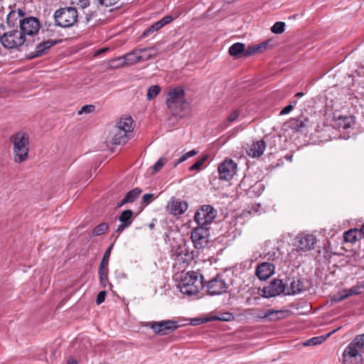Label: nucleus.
Masks as SVG:
<instances>
[{
	"mask_svg": "<svg viewBox=\"0 0 364 364\" xmlns=\"http://www.w3.org/2000/svg\"><path fill=\"white\" fill-rule=\"evenodd\" d=\"M13 145L14 161L21 164L28 160L30 150V137L28 133L18 131L10 136Z\"/></svg>",
	"mask_w": 364,
	"mask_h": 364,
	"instance_id": "f257e3e1",
	"label": "nucleus"
},
{
	"mask_svg": "<svg viewBox=\"0 0 364 364\" xmlns=\"http://www.w3.org/2000/svg\"><path fill=\"white\" fill-rule=\"evenodd\" d=\"M166 105L173 116L183 117L191 112L190 103L184 98L183 90L179 87L169 92Z\"/></svg>",
	"mask_w": 364,
	"mask_h": 364,
	"instance_id": "f03ea898",
	"label": "nucleus"
},
{
	"mask_svg": "<svg viewBox=\"0 0 364 364\" xmlns=\"http://www.w3.org/2000/svg\"><path fill=\"white\" fill-rule=\"evenodd\" d=\"M134 120L131 117H121L110 132L111 142L114 145L126 144L131 138Z\"/></svg>",
	"mask_w": 364,
	"mask_h": 364,
	"instance_id": "7ed1b4c3",
	"label": "nucleus"
},
{
	"mask_svg": "<svg viewBox=\"0 0 364 364\" xmlns=\"http://www.w3.org/2000/svg\"><path fill=\"white\" fill-rule=\"evenodd\" d=\"M364 351V333L357 335L344 349L343 364H363L362 352Z\"/></svg>",
	"mask_w": 364,
	"mask_h": 364,
	"instance_id": "20e7f679",
	"label": "nucleus"
},
{
	"mask_svg": "<svg viewBox=\"0 0 364 364\" xmlns=\"http://www.w3.org/2000/svg\"><path fill=\"white\" fill-rule=\"evenodd\" d=\"M178 287L183 294L196 295L204 287L203 276L194 271L186 272L182 275Z\"/></svg>",
	"mask_w": 364,
	"mask_h": 364,
	"instance_id": "39448f33",
	"label": "nucleus"
},
{
	"mask_svg": "<svg viewBox=\"0 0 364 364\" xmlns=\"http://www.w3.org/2000/svg\"><path fill=\"white\" fill-rule=\"evenodd\" d=\"M2 46L9 50H20L26 42L24 35L18 30H12L5 33L0 37Z\"/></svg>",
	"mask_w": 364,
	"mask_h": 364,
	"instance_id": "423d86ee",
	"label": "nucleus"
},
{
	"mask_svg": "<svg viewBox=\"0 0 364 364\" xmlns=\"http://www.w3.org/2000/svg\"><path fill=\"white\" fill-rule=\"evenodd\" d=\"M54 18L57 25L67 28L72 26L77 21V12L73 7L63 8L55 11Z\"/></svg>",
	"mask_w": 364,
	"mask_h": 364,
	"instance_id": "0eeeda50",
	"label": "nucleus"
},
{
	"mask_svg": "<svg viewBox=\"0 0 364 364\" xmlns=\"http://www.w3.org/2000/svg\"><path fill=\"white\" fill-rule=\"evenodd\" d=\"M217 211L209 205L201 206L196 213L195 220L199 226L205 227L216 218Z\"/></svg>",
	"mask_w": 364,
	"mask_h": 364,
	"instance_id": "6e6552de",
	"label": "nucleus"
},
{
	"mask_svg": "<svg viewBox=\"0 0 364 364\" xmlns=\"http://www.w3.org/2000/svg\"><path fill=\"white\" fill-rule=\"evenodd\" d=\"M146 326L151 328L156 334L160 336L167 335L178 328L177 322L173 320L151 321Z\"/></svg>",
	"mask_w": 364,
	"mask_h": 364,
	"instance_id": "1a4fd4ad",
	"label": "nucleus"
},
{
	"mask_svg": "<svg viewBox=\"0 0 364 364\" xmlns=\"http://www.w3.org/2000/svg\"><path fill=\"white\" fill-rule=\"evenodd\" d=\"M208 237L209 230L203 226L194 228L191 235L194 247L197 250H202L208 245Z\"/></svg>",
	"mask_w": 364,
	"mask_h": 364,
	"instance_id": "9d476101",
	"label": "nucleus"
},
{
	"mask_svg": "<svg viewBox=\"0 0 364 364\" xmlns=\"http://www.w3.org/2000/svg\"><path fill=\"white\" fill-rule=\"evenodd\" d=\"M228 287L225 278L222 274H218L207 284V289L210 295H219L225 293Z\"/></svg>",
	"mask_w": 364,
	"mask_h": 364,
	"instance_id": "9b49d317",
	"label": "nucleus"
},
{
	"mask_svg": "<svg viewBox=\"0 0 364 364\" xmlns=\"http://www.w3.org/2000/svg\"><path fill=\"white\" fill-rule=\"evenodd\" d=\"M248 311L252 312L250 313L249 314L255 318L264 319L268 321H275L278 319H282L284 318V314H286L285 311L273 309L264 311L260 309H249Z\"/></svg>",
	"mask_w": 364,
	"mask_h": 364,
	"instance_id": "f8f14e48",
	"label": "nucleus"
},
{
	"mask_svg": "<svg viewBox=\"0 0 364 364\" xmlns=\"http://www.w3.org/2000/svg\"><path fill=\"white\" fill-rule=\"evenodd\" d=\"M316 238L311 234H299L295 238L294 245L298 251L307 252L313 250Z\"/></svg>",
	"mask_w": 364,
	"mask_h": 364,
	"instance_id": "ddd939ff",
	"label": "nucleus"
},
{
	"mask_svg": "<svg viewBox=\"0 0 364 364\" xmlns=\"http://www.w3.org/2000/svg\"><path fill=\"white\" fill-rule=\"evenodd\" d=\"M237 172V164L232 159H226L218 166L219 178L221 180L229 181Z\"/></svg>",
	"mask_w": 364,
	"mask_h": 364,
	"instance_id": "4468645a",
	"label": "nucleus"
},
{
	"mask_svg": "<svg viewBox=\"0 0 364 364\" xmlns=\"http://www.w3.org/2000/svg\"><path fill=\"white\" fill-rule=\"evenodd\" d=\"M40 29V23L36 18H25L20 21V31L26 37V36H33L36 34Z\"/></svg>",
	"mask_w": 364,
	"mask_h": 364,
	"instance_id": "2eb2a0df",
	"label": "nucleus"
},
{
	"mask_svg": "<svg viewBox=\"0 0 364 364\" xmlns=\"http://www.w3.org/2000/svg\"><path fill=\"white\" fill-rule=\"evenodd\" d=\"M285 285L280 279H274L261 290V296L265 298L274 297L284 292Z\"/></svg>",
	"mask_w": 364,
	"mask_h": 364,
	"instance_id": "dca6fc26",
	"label": "nucleus"
},
{
	"mask_svg": "<svg viewBox=\"0 0 364 364\" xmlns=\"http://www.w3.org/2000/svg\"><path fill=\"white\" fill-rule=\"evenodd\" d=\"M186 201L176 198H171L166 205V210L172 215L178 216L183 214L188 209Z\"/></svg>",
	"mask_w": 364,
	"mask_h": 364,
	"instance_id": "f3484780",
	"label": "nucleus"
},
{
	"mask_svg": "<svg viewBox=\"0 0 364 364\" xmlns=\"http://www.w3.org/2000/svg\"><path fill=\"white\" fill-rule=\"evenodd\" d=\"M57 43V41L53 40L43 41L38 43L36 44L34 50L28 55V58L29 59H33L46 54L50 48L56 45Z\"/></svg>",
	"mask_w": 364,
	"mask_h": 364,
	"instance_id": "a211bd4d",
	"label": "nucleus"
},
{
	"mask_svg": "<svg viewBox=\"0 0 364 364\" xmlns=\"http://www.w3.org/2000/svg\"><path fill=\"white\" fill-rule=\"evenodd\" d=\"M176 259L179 263H189L195 257L194 251L190 250L186 245L180 246L176 250Z\"/></svg>",
	"mask_w": 364,
	"mask_h": 364,
	"instance_id": "6ab92c4d",
	"label": "nucleus"
},
{
	"mask_svg": "<svg viewBox=\"0 0 364 364\" xmlns=\"http://www.w3.org/2000/svg\"><path fill=\"white\" fill-rule=\"evenodd\" d=\"M364 289L363 284H358L350 289H343L338 296H333L332 301L334 302H340L351 296L358 295L361 294L362 289Z\"/></svg>",
	"mask_w": 364,
	"mask_h": 364,
	"instance_id": "aec40b11",
	"label": "nucleus"
},
{
	"mask_svg": "<svg viewBox=\"0 0 364 364\" xmlns=\"http://www.w3.org/2000/svg\"><path fill=\"white\" fill-rule=\"evenodd\" d=\"M274 272V266L269 262H263L256 268L255 274L260 280L269 278Z\"/></svg>",
	"mask_w": 364,
	"mask_h": 364,
	"instance_id": "412c9836",
	"label": "nucleus"
},
{
	"mask_svg": "<svg viewBox=\"0 0 364 364\" xmlns=\"http://www.w3.org/2000/svg\"><path fill=\"white\" fill-rule=\"evenodd\" d=\"M266 149V143L263 140L253 141L247 150V154L252 158H259L261 156Z\"/></svg>",
	"mask_w": 364,
	"mask_h": 364,
	"instance_id": "4be33fe9",
	"label": "nucleus"
},
{
	"mask_svg": "<svg viewBox=\"0 0 364 364\" xmlns=\"http://www.w3.org/2000/svg\"><path fill=\"white\" fill-rule=\"evenodd\" d=\"M139 50L141 51L140 60L141 62L146 61L150 59L154 58L158 56L159 54V50L155 47H144L141 48L138 47Z\"/></svg>",
	"mask_w": 364,
	"mask_h": 364,
	"instance_id": "5701e85b",
	"label": "nucleus"
},
{
	"mask_svg": "<svg viewBox=\"0 0 364 364\" xmlns=\"http://www.w3.org/2000/svg\"><path fill=\"white\" fill-rule=\"evenodd\" d=\"M269 46V41H264L262 43L248 46L246 49L245 48L244 56L247 57L255 53H262Z\"/></svg>",
	"mask_w": 364,
	"mask_h": 364,
	"instance_id": "b1692460",
	"label": "nucleus"
},
{
	"mask_svg": "<svg viewBox=\"0 0 364 364\" xmlns=\"http://www.w3.org/2000/svg\"><path fill=\"white\" fill-rule=\"evenodd\" d=\"M141 54V51L139 50V48H136L132 51L127 53L124 55L125 59V64L127 66H130L135 65L136 63L141 62L139 55Z\"/></svg>",
	"mask_w": 364,
	"mask_h": 364,
	"instance_id": "393cba45",
	"label": "nucleus"
},
{
	"mask_svg": "<svg viewBox=\"0 0 364 364\" xmlns=\"http://www.w3.org/2000/svg\"><path fill=\"white\" fill-rule=\"evenodd\" d=\"M341 327H338V328L332 331L331 332L328 333L326 336H318V337H314L309 340H306L303 343L304 346H317L321 344L323 342L325 341V340L329 337L331 335H332L333 333H335L338 329H340Z\"/></svg>",
	"mask_w": 364,
	"mask_h": 364,
	"instance_id": "a878e982",
	"label": "nucleus"
},
{
	"mask_svg": "<svg viewBox=\"0 0 364 364\" xmlns=\"http://www.w3.org/2000/svg\"><path fill=\"white\" fill-rule=\"evenodd\" d=\"M245 44L242 43H235L229 48V54L234 57L238 58L240 54L244 55Z\"/></svg>",
	"mask_w": 364,
	"mask_h": 364,
	"instance_id": "bb28decb",
	"label": "nucleus"
},
{
	"mask_svg": "<svg viewBox=\"0 0 364 364\" xmlns=\"http://www.w3.org/2000/svg\"><path fill=\"white\" fill-rule=\"evenodd\" d=\"M305 287L300 278H294L290 284V289L292 294H298L304 290Z\"/></svg>",
	"mask_w": 364,
	"mask_h": 364,
	"instance_id": "cd10ccee",
	"label": "nucleus"
},
{
	"mask_svg": "<svg viewBox=\"0 0 364 364\" xmlns=\"http://www.w3.org/2000/svg\"><path fill=\"white\" fill-rule=\"evenodd\" d=\"M133 212L131 210H126L121 213L119 220L124 224V226H129L132 223Z\"/></svg>",
	"mask_w": 364,
	"mask_h": 364,
	"instance_id": "c85d7f7f",
	"label": "nucleus"
},
{
	"mask_svg": "<svg viewBox=\"0 0 364 364\" xmlns=\"http://www.w3.org/2000/svg\"><path fill=\"white\" fill-rule=\"evenodd\" d=\"M360 234L356 229H351L344 232L343 238L347 242H354L358 240V235Z\"/></svg>",
	"mask_w": 364,
	"mask_h": 364,
	"instance_id": "c756f323",
	"label": "nucleus"
},
{
	"mask_svg": "<svg viewBox=\"0 0 364 364\" xmlns=\"http://www.w3.org/2000/svg\"><path fill=\"white\" fill-rule=\"evenodd\" d=\"M141 193V190L138 188L131 190L126 194L125 197L124 198V202H134L139 196Z\"/></svg>",
	"mask_w": 364,
	"mask_h": 364,
	"instance_id": "7c9ffc66",
	"label": "nucleus"
},
{
	"mask_svg": "<svg viewBox=\"0 0 364 364\" xmlns=\"http://www.w3.org/2000/svg\"><path fill=\"white\" fill-rule=\"evenodd\" d=\"M109 65L112 68H118L127 66L125 64V59L124 55L110 60L109 62Z\"/></svg>",
	"mask_w": 364,
	"mask_h": 364,
	"instance_id": "2f4dec72",
	"label": "nucleus"
},
{
	"mask_svg": "<svg viewBox=\"0 0 364 364\" xmlns=\"http://www.w3.org/2000/svg\"><path fill=\"white\" fill-rule=\"evenodd\" d=\"M161 87L159 85H151L148 88L146 97L148 100H151L156 97L160 92Z\"/></svg>",
	"mask_w": 364,
	"mask_h": 364,
	"instance_id": "473e14b6",
	"label": "nucleus"
},
{
	"mask_svg": "<svg viewBox=\"0 0 364 364\" xmlns=\"http://www.w3.org/2000/svg\"><path fill=\"white\" fill-rule=\"evenodd\" d=\"M108 268H100L99 269V274L101 284L103 287H106L109 284L108 281Z\"/></svg>",
	"mask_w": 364,
	"mask_h": 364,
	"instance_id": "72a5a7b5",
	"label": "nucleus"
},
{
	"mask_svg": "<svg viewBox=\"0 0 364 364\" xmlns=\"http://www.w3.org/2000/svg\"><path fill=\"white\" fill-rule=\"evenodd\" d=\"M113 245H111L105 251L103 258L101 261L100 268H108L109 259L111 254Z\"/></svg>",
	"mask_w": 364,
	"mask_h": 364,
	"instance_id": "f704fd0d",
	"label": "nucleus"
},
{
	"mask_svg": "<svg viewBox=\"0 0 364 364\" xmlns=\"http://www.w3.org/2000/svg\"><path fill=\"white\" fill-rule=\"evenodd\" d=\"M163 27V26L159 23V21H158L157 22H156L154 24H153L152 26H151L149 28H148L147 29H146L144 33H142L141 35V38H145L146 36H148L151 33H154L155 31H157L158 30H159L160 28H161Z\"/></svg>",
	"mask_w": 364,
	"mask_h": 364,
	"instance_id": "c9c22d12",
	"label": "nucleus"
},
{
	"mask_svg": "<svg viewBox=\"0 0 364 364\" xmlns=\"http://www.w3.org/2000/svg\"><path fill=\"white\" fill-rule=\"evenodd\" d=\"M208 156H203L202 158L199 159L196 163H194L191 166L189 167V171H199L201 170L202 166L206 161Z\"/></svg>",
	"mask_w": 364,
	"mask_h": 364,
	"instance_id": "e433bc0d",
	"label": "nucleus"
},
{
	"mask_svg": "<svg viewBox=\"0 0 364 364\" xmlns=\"http://www.w3.org/2000/svg\"><path fill=\"white\" fill-rule=\"evenodd\" d=\"M109 228V225L107 223H103L98 225L93 230V234L95 235L99 236L105 234Z\"/></svg>",
	"mask_w": 364,
	"mask_h": 364,
	"instance_id": "4c0bfd02",
	"label": "nucleus"
},
{
	"mask_svg": "<svg viewBox=\"0 0 364 364\" xmlns=\"http://www.w3.org/2000/svg\"><path fill=\"white\" fill-rule=\"evenodd\" d=\"M285 30V23L282 21L276 22L271 28V31L276 34H281Z\"/></svg>",
	"mask_w": 364,
	"mask_h": 364,
	"instance_id": "58836bf2",
	"label": "nucleus"
},
{
	"mask_svg": "<svg viewBox=\"0 0 364 364\" xmlns=\"http://www.w3.org/2000/svg\"><path fill=\"white\" fill-rule=\"evenodd\" d=\"M198 153L197 151L196 150H191L187 153H186L185 154H183V156H181V157L178 160L176 161V162H174L173 164V167H176L179 164L185 161L186 160H187L188 158L190 157H192V156H194L195 155H196Z\"/></svg>",
	"mask_w": 364,
	"mask_h": 364,
	"instance_id": "ea45409f",
	"label": "nucleus"
},
{
	"mask_svg": "<svg viewBox=\"0 0 364 364\" xmlns=\"http://www.w3.org/2000/svg\"><path fill=\"white\" fill-rule=\"evenodd\" d=\"M167 159L165 156H161L152 166L153 172L152 173H157L159 172L162 167L165 165V164L167 162Z\"/></svg>",
	"mask_w": 364,
	"mask_h": 364,
	"instance_id": "a19ab883",
	"label": "nucleus"
},
{
	"mask_svg": "<svg viewBox=\"0 0 364 364\" xmlns=\"http://www.w3.org/2000/svg\"><path fill=\"white\" fill-rule=\"evenodd\" d=\"M23 12L21 9H18V11H12L9 12V14L7 16V20L9 22H11L12 23H14V21L16 20V17L22 16Z\"/></svg>",
	"mask_w": 364,
	"mask_h": 364,
	"instance_id": "79ce46f5",
	"label": "nucleus"
},
{
	"mask_svg": "<svg viewBox=\"0 0 364 364\" xmlns=\"http://www.w3.org/2000/svg\"><path fill=\"white\" fill-rule=\"evenodd\" d=\"M307 119H293V125L298 129L300 130L301 129L306 127V122H307Z\"/></svg>",
	"mask_w": 364,
	"mask_h": 364,
	"instance_id": "37998d69",
	"label": "nucleus"
},
{
	"mask_svg": "<svg viewBox=\"0 0 364 364\" xmlns=\"http://www.w3.org/2000/svg\"><path fill=\"white\" fill-rule=\"evenodd\" d=\"M95 110V107L92 105H85L83 106L80 110L78 111V114H82L83 113H85V114H90V113H92Z\"/></svg>",
	"mask_w": 364,
	"mask_h": 364,
	"instance_id": "c03bdc74",
	"label": "nucleus"
},
{
	"mask_svg": "<svg viewBox=\"0 0 364 364\" xmlns=\"http://www.w3.org/2000/svg\"><path fill=\"white\" fill-rule=\"evenodd\" d=\"M71 4H76L82 9H85L89 6V0H70Z\"/></svg>",
	"mask_w": 364,
	"mask_h": 364,
	"instance_id": "a18cd8bd",
	"label": "nucleus"
},
{
	"mask_svg": "<svg viewBox=\"0 0 364 364\" xmlns=\"http://www.w3.org/2000/svg\"><path fill=\"white\" fill-rule=\"evenodd\" d=\"M240 113L237 110H235L230 113L229 117H228V122L229 124L234 122L239 117Z\"/></svg>",
	"mask_w": 364,
	"mask_h": 364,
	"instance_id": "49530a36",
	"label": "nucleus"
},
{
	"mask_svg": "<svg viewBox=\"0 0 364 364\" xmlns=\"http://www.w3.org/2000/svg\"><path fill=\"white\" fill-rule=\"evenodd\" d=\"M119 0H98L99 4L105 7L114 5Z\"/></svg>",
	"mask_w": 364,
	"mask_h": 364,
	"instance_id": "de8ad7c7",
	"label": "nucleus"
},
{
	"mask_svg": "<svg viewBox=\"0 0 364 364\" xmlns=\"http://www.w3.org/2000/svg\"><path fill=\"white\" fill-rule=\"evenodd\" d=\"M106 296V292L105 291H101L98 293L97 298H96V303L97 304H100L102 302L105 301Z\"/></svg>",
	"mask_w": 364,
	"mask_h": 364,
	"instance_id": "09e8293b",
	"label": "nucleus"
},
{
	"mask_svg": "<svg viewBox=\"0 0 364 364\" xmlns=\"http://www.w3.org/2000/svg\"><path fill=\"white\" fill-rule=\"evenodd\" d=\"M153 197L154 195L151 193L144 194L142 197V201L146 203H149Z\"/></svg>",
	"mask_w": 364,
	"mask_h": 364,
	"instance_id": "8fccbe9b",
	"label": "nucleus"
},
{
	"mask_svg": "<svg viewBox=\"0 0 364 364\" xmlns=\"http://www.w3.org/2000/svg\"><path fill=\"white\" fill-rule=\"evenodd\" d=\"M293 105H289L287 107H285L281 112L280 114H287L289 112H290L293 109Z\"/></svg>",
	"mask_w": 364,
	"mask_h": 364,
	"instance_id": "3c124183",
	"label": "nucleus"
},
{
	"mask_svg": "<svg viewBox=\"0 0 364 364\" xmlns=\"http://www.w3.org/2000/svg\"><path fill=\"white\" fill-rule=\"evenodd\" d=\"M128 227L129 226H124V224L121 223V224L117 227L116 232H121Z\"/></svg>",
	"mask_w": 364,
	"mask_h": 364,
	"instance_id": "603ef678",
	"label": "nucleus"
},
{
	"mask_svg": "<svg viewBox=\"0 0 364 364\" xmlns=\"http://www.w3.org/2000/svg\"><path fill=\"white\" fill-rule=\"evenodd\" d=\"M163 18L165 21V23H166V24L171 23L173 21V17L171 16H166L164 17Z\"/></svg>",
	"mask_w": 364,
	"mask_h": 364,
	"instance_id": "864d4df0",
	"label": "nucleus"
},
{
	"mask_svg": "<svg viewBox=\"0 0 364 364\" xmlns=\"http://www.w3.org/2000/svg\"><path fill=\"white\" fill-rule=\"evenodd\" d=\"M201 318H195L191 321V324L193 325H198L199 323H201Z\"/></svg>",
	"mask_w": 364,
	"mask_h": 364,
	"instance_id": "5fc2aeb1",
	"label": "nucleus"
},
{
	"mask_svg": "<svg viewBox=\"0 0 364 364\" xmlns=\"http://www.w3.org/2000/svg\"><path fill=\"white\" fill-rule=\"evenodd\" d=\"M128 203V202H124V199H123L121 202H119V203L117 204V208H120V207H122L123 205H124V204H126V203Z\"/></svg>",
	"mask_w": 364,
	"mask_h": 364,
	"instance_id": "6e6d98bb",
	"label": "nucleus"
},
{
	"mask_svg": "<svg viewBox=\"0 0 364 364\" xmlns=\"http://www.w3.org/2000/svg\"><path fill=\"white\" fill-rule=\"evenodd\" d=\"M68 364H78V363H77V360L72 359V360H69L68 361Z\"/></svg>",
	"mask_w": 364,
	"mask_h": 364,
	"instance_id": "4d7b16f0",
	"label": "nucleus"
},
{
	"mask_svg": "<svg viewBox=\"0 0 364 364\" xmlns=\"http://www.w3.org/2000/svg\"><path fill=\"white\" fill-rule=\"evenodd\" d=\"M210 320V318H201V321H201V323H202L208 322V321H209Z\"/></svg>",
	"mask_w": 364,
	"mask_h": 364,
	"instance_id": "13d9d810",
	"label": "nucleus"
},
{
	"mask_svg": "<svg viewBox=\"0 0 364 364\" xmlns=\"http://www.w3.org/2000/svg\"><path fill=\"white\" fill-rule=\"evenodd\" d=\"M304 96V93L303 92H297L296 95H295V97H301Z\"/></svg>",
	"mask_w": 364,
	"mask_h": 364,
	"instance_id": "bf43d9fd",
	"label": "nucleus"
},
{
	"mask_svg": "<svg viewBox=\"0 0 364 364\" xmlns=\"http://www.w3.org/2000/svg\"><path fill=\"white\" fill-rule=\"evenodd\" d=\"M159 23L163 26H164L165 25H166V23H165V21L164 20V18H161V20L159 21Z\"/></svg>",
	"mask_w": 364,
	"mask_h": 364,
	"instance_id": "052dcab7",
	"label": "nucleus"
},
{
	"mask_svg": "<svg viewBox=\"0 0 364 364\" xmlns=\"http://www.w3.org/2000/svg\"><path fill=\"white\" fill-rule=\"evenodd\" d=\"M360 232L364 235V225L361 227Z\"/></svg>",
	"mask_w": 364,
	"mask_h": 364,
	"instance_id": "680f3d73",
	"label": "nucleus"
},
{
	"mask_svg": "<svg viewBox=\"0 0 364 364\" xmlns=\"http://www.w3.org/2000/svg\"><path fill=\"white\" fill-rule=\"evenodd\" d=\"M104 51H105V50H100L99 53L104 52Z\"/></svg>",
	"mask_w": 364,
	"mask_h": 364,
	"instance_id": "e2e57ef3",
	"label": "nucleus"
}]
</instances>
